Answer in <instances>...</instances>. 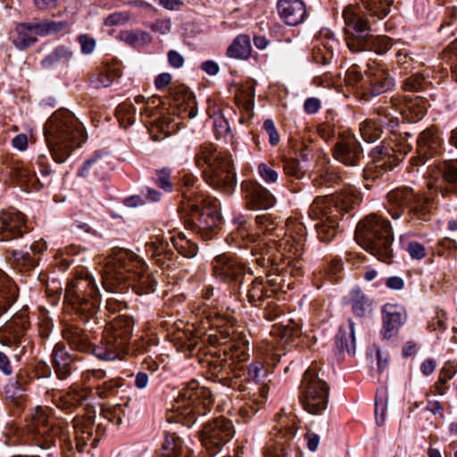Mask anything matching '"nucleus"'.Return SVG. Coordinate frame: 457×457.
<instances>
[{
  "label": "nucleus",
  "instance_id": "25",
  "mask_svg": "<svg viewBox=\"0 0 457 457\" xmlns=\"http://www.w3.org/2000/svg\"><path fill=\"white\" fill-rule=\"evenodd\" d=\"M394 79L387 71L377 65H369L364 79L363 98L369 99L370 96L386 93L394 87Z\"/></svg>",
  "mask_w": 457,
  "mask_h": 457
},
{
  "label": "nucleus",
  "instance_id": "1",
  "mask_svg": "<svg viewBox=\"0 0 457 457\" xmlns=\"http://www.w3.org/2000/svg\"><path fill=\"white\" fill-rule=\"evenodd\" d=\"M48 411L47 409L37 406L27 423L28 433L32 441L41 448H50L59 439L65 456L73 457L75 450L83 453L87 445L96 448L104 435L105 428L101 423L96 425L95 411H88L86 415L74 418L73 441L67 431L55 426Z\"/></svg>",
  "mask_w": 457,
  "mask_h": 457
},
{
  "label": "nucleus",
  "instance_id": "12",
  "mask_svg": "<svg viewBox=\"0 0 457 457\" xmlns=\"http://www.w3.org/2000/svg\"><path fill=\"white\" fill-rule=\"evenodd\" d=\"M411 150V144L402 136H395L388 142H382L380 145L371 150L370 154L371 162L364 168L363 178L366 180L379 179L396 167Z\"/></svg>",
  "mask_w": 457,
  "mask_h": 457
},
{
  "label": "nucleus",
  "instance_id": "62",
  "mask_svg": "<svg viewBox=\"0 0 457 457\" xmlns=\"http://www.w3.org/2000/svg\"><path fill=\"white\" fill-rule=\"evenodd\" d=\"M23 393L24 389L17 380L10 382L5 386L6 398L18 406L21 405L23 402Z\"/></svg>",
  "mask_w": 457,
  "mask_h": 457
},
{
  "label": "nucleus",
  "instance_id": "22",
  "mask_svg": "<svg viewBox=\"0 0 457 457\" xmlns=\"http://www.w3.org/2000/svg\"><path fill=\"white\" fill-rule=\"evenodd\" d=\"M213 275L227 283H233L240 287L245 276V266L233 256L220 254L212 262Z\"/></svg>",
  "mask_w": 457,
  "mask_h": 457
},
{
  "label": "nucleus",
  "instance_id": "40",
  "mask_svg": "<svg viewBox=\"0 0 457 457\" xmlns=\"http://www.w3.org/2000/svg\"><path fill=\"white\" fill-rule=\"evenodd\" d=\"M29 23L37 38L38 36L46 37L70 30V23L65 21H54L46 20Z\"/></svg>",
  "mask_w": 457,
  "mask_h": 457
},
{
  "label": "nucleus",
  "instance_id": "50",
  "mask_svg": "<svg viewBox=\"0 0 457 457\" xmlns=\"http://www.w3.org/2000/svg\"><path fill=\"white\" fill-rule=\"evenodd\" d=\"M122 71L119 67L106 66L103 71H99L96 76L90 79V83L94 87H107L112 82L121 77Z\"/></svg>",
  "mask_w": 457,
  "mask_h": 457
},
{
  "label": "nucleus",
  "instance_id": "14",
  "mask_svg": "<svg viewBox=\"0 0 457 457\" xmlns=\"http://www.w3.org/2000/svg\"><path fill=\"white\" fill-rule=\"evenodd\" d=\"M321 366L312 362L304 372L300 386V402L308 412L312 414L321 413L328 406L329 387L320 377Z\"/></svg>",
  "mask_w": 457,
  "mask_h": 457
},
{
  "label": "nucleus",
  "instance_id": "58",
  "mask_svg": "<svg viewBox=\"0 0 457 457\" xmlns=\"http://www.w3.org/2000/svg\"><path fill=\"white\" fill-rule=\"evenodd\" d=\"M342 181L340 174L333 169H328L323 173L312 179L315 187H332L338 185Z\"/></svg>",
  "mask_w": 457,
  "mask_h": 457
},
{
  "label": "nucleus",
  "instance_id": "24",
  "mask_svg": "<svg viewBox=\"0 0 457 457\" xmlns=\"http://www.w3.org/2000/svg\"><path fill=\"white\" fill-rule=\"evenodd\" d=\"M295 425L293 420L291 425L280 428L274 437L270 438L263 448V457H291L292 440L296 431Z\"/></svg>",
  "mask_w": 457,
  "mask_h": 457
},
{
  "label": "nucleus",
  "instance_id": "16",
  "mask_svg": "<svg viewBox=\"0 0 457 457\" xmlns=\"http://www.w3.org/2000/svg\"><path fill=\"white\" fill-rule=\"evenodd\" d=\"M196 359L201 368L205 370L212 379L233 389L242 392L246 390L245 386L240 380L243 376L242 367L235 365L229 360L227 350L224 351V357L217 356L215 352L197 355Z\"/></svg>",
  "mask_w": 457,
  "mask_h": 457
},
{
  "label": "nucleus",
  "instance_id": "27",
  "mask_svg": "<svg viewBox=\"0 0 457 457\" xmlns=\"http://www.w3.org/2000/svg\"><path fill=\"white\" fill-rule=\"evenodd\" d=\"M145 251L160 267L169 268L173 264L175 253L170 236L166 237L163 234L153 236L145 245Z\"/></svg>",
  "mask_w": 457,
  "mask_h": 457
},
{
  "label": "nucleus",
  "instance_id": "53",
  "mask_svg": "<svg viewBox=\"0 0 457 457\" xmlns=\"http://www.w3.org/2000/svg\"><path fill=\"white\" fill-rule=\"evenodd\" d=\"M71 58L72 53L67 47L59 46L42 61V64L45 68H51L55 65H68Z\"/></svg>",
  "mask_w": 457,
  "mask_h": 457
},
{
  "label": "nucleus",
  "instance_id": "6",
  "mask_svg": "<svg viewBox=\"0 0 457 457\" xmlns=\"http://www.w3.org/2000/svg\"><path fill=\"white\" fill-rule=\"evenodd\" d=\"M195 163L210 187L228 195L234 191L237 178L229 153L219 150L213 144L204 143L196 150Z\"/></svg>",
  "mask_w": 457,
  "mask_h": 457
},
{
  "label": "nucleus",
  "instance_id": "30",
  "mask_svg": "<svg viewBox=\"0 0 457 457\" xmlns=\"http://www.w3.org/2000/svg\"><path fill=\"white\" fill-rule=\"evenodd\" d=\"M173 106L182 118L193 119L197 115L196 103L193 93L185 85H178L170 88Z\"/></svg>",
  "mask_w": 457,
  "mask_h": 457
},
{
  "label": "nucleus",
  "instance_id": "21",
  "mask_svg": "<svg viewBox=\"0 0 457 457\" xmlns=\"http://www.w3.org/2000/svg\"><path fill=\"white\" fill-rule=\"evenodd\" d=\"M228 337L229 334L225 331H221L218 335L217 330H215L213 333L207 335L206 338L200 339L197 336L184 331L177 336L176 345L178 350L184 353L187 357H197L205 342H208L211 345H225Z\"/></svg>",
  "mask_w": 457,
  "mask_h": 457
},
{
  "label": "nucleus",
  "instance_id": "9",
  "mask_svg": "<svg viewBox=\"0 0 457 457\" xmlns=\"http://www.w3.org/2000/svg\"><path fill=\"white\" fill-rule=\"evenodd\" d=\"M387 211L394 220L407 214L408 222L428 221L432 213L433 198L426 192L411 187H399L387 195Z\"/></svg>",
  "mask_w": 457,
  "mask_h": 457
},
{
  "label": "nucleus",
  "instance_id": "28",
  "mask_svg": "<svg viewBox=\"0 0 457 457\" xmlns=\"http://www.w3.org/2000/svg\"><path fill=\"white\" fill-rule=\"evenodd\" d=\"M442 138L436 127H429L420 133L417 138V164H424L428 159L439 153Z\"/></svg>",
  "mask_w": 457,
  "mask_h": 457
},
{
  "label": "nucleus",
  "instance_id": "46",
  "mask_svg": "<svg viewBox=\"0 0 457 457\" xmlns=\"http://www.w3.org/2000/svg\"><path fill=\"white\" fill-rule=\"evenodd\" d=\"M12 256V264L21 272H28L37 266L39 258L34 256L28 251L12 250L10 252Z\"/></svg>",
  "mask_w": 457,
  "mask_h": 457
},
{
  "label": "nucleus",
  "instance_id": "33",
  "mask_svg": "<svg viewBox=\"0 0 457 457\" xmlns=\"http://www.w3.org/2000/svg\"><path fill=\"white\" fill-rule=\"evenodd\" d=\"M62 337L67 341L71 349L80 353H92L93 345L86 331L79 325L66 323L62 330Z\"/></svg>",
  "mask_w": 457,
  "mask_h": 457
},
{
  "label": "nucleus",
  "instance_id": "56",
  "mask_svg": "<svg viewBox=\"0 0 457 457\" xmlns=\"http://www.w3.org/2000/svg\"><path fill=\"white\" fill-rule=\"evenodd\" d=\"M104 289L112 295L106 299L105 303V309L109 312L114 313L127 308V302L123 297V295L128 292L126 289L122 291L120 289L112 291L108 290L107 288Z\"/></svg>",
  "mask_w": 457,
  "mask_h": 457
},
{
  "label": "nucleus",
  "instance_id": "59",
  "mask_svg": "<svg viewBox=\"0 0 457 457\" xmlns=\"http://www.w3.org/2000/svg\"><path fill=\"white\" fill-rule=\"evenodd\" d=\"M117 117L120 124L124 129L132 125L135 122L136 107L129 103H123L117 107Z\"/></svg>",
  "mask_w": 457,
  "mask_h": 457
},
{
  "label": "nucleus",
  "instance_id": "37",
  "mask_svg": "<svg viewBox=\"0 0 457 457\" xmlns=\"http://www.w3.org/2000/svg\"><path fill=\"white\" fill-rule=\"evenodd\" d=\"M428 110V101L421 96L404 98L403 106L399 105V112L404 115L410 121L417 122L421 120Z\"/></svg>",
  "mask_w": 457,
  "mask_h": 457
},
{
  "label": "nucleus",
  "instance_id": "26",
  "mask_svg": "<svg viewBox=\"0 0 457 457\" xmlns=\"http://www.w3.org/2000/svg\"><path fill=\"white\" fill-rule=\"evenodd\" d=\"M241 187L245 193L246 207L249 210H267L274 205L275 197L261 184L252 180H245Z\"/></svg>",
  "mask_w": 457,
  "mask_h": 457
},
{
  "label": "nucleus",
  "instance_id": "48",
  "mask_svg": "<svg viewBox=\"0 0 457 457\" xmlns=\"http://www.w3.org/2000/svg\"><path fill=\"white\" fill-rule=\"evenodd\" d=\"M24 330L15 324V321H8L0 328V344L12 346L21 343Z\"/></svg>",
  "mask_w": 457,
  "mask_h": 457
},
{
  "label": "nucleus",
  "instance_id": "18",
  "mask_svg": "<svg viewBox=\"0 0 457 457\" xmlns=\"http://www.w3.org/2000/svg\"><path fill=\"white\" fill-rule=\"evenodd\" d=\"M233 435L232 422L225 417H218L204 424L201 441L210 454L215 455L230 441Z\"/></svg>",
  "mask_w": 457,
  "mask_h": 457
},
{
  "label": "nucleus",
  "instance_id": "63",
  "mask_svg": "<svg viewBox=\"0 0 457 457\" xmlns=\"http://www.w3.org/2000/svg\"><path fill=\"white\" fill-rule=\"evenodd\" d=\"M150 345L149 340L145 339L144 337H140L139 339L135 340L133 343L129 342L128 351L124 353V358L126 356L137 357L145 353Z\"/></svg>",
  "mask_w": 457,
  "mask_h": 457
},
{
  "label": "nucleus",
  "instance_id": "39",
  "mask_svg": "<svg viewBox=\"0 0 457 457\" xmlns=\"http://www.w3.org/2000/svg\"><path fill=\"white\" fill-rule=\"evenodd\" d=\"M349 326L347 328L341 327L338 333L335 337V345L338 352L342 353L346 351L350 354L355 353V336H354V323L352 320H348Z\"/></svg>",
  "mask_w": 457,
  "mask_h": 457
},
{
  "label": "nucleus",
  "instance_id": "57",
  "mask_svg": "<svg viewBox=\"0 0 457 457\" xmlns=\"http://www.w3.org/2000/svg\"><path fill=\"white\" fill-rule=\"evenodd\" d=\"M121 39L129 46H142L152 42V37L145 31H124L120 35Z\"/></svg>",
  "mask_w": 457,
  "mask_h": 457
},
{
  "label": "nucleus",
  "instance_id": "32",
  "mask_svg": "<svg viewBox=\"0 0 457 457\" xmlns=\"http://www.w3.org/2000/svg\"><path fill=\"white\" fill-rule=\"evenodd\" d=\"M441 184L436 188L443 197H457V159L443 162L438 166Z\"/></svg>",
  "mask_w": 457,
  "mask_h": 457
},
{
  "label": "nucleus",
  "instance_id": "49",
  "mask_svg": "<svg viewBox=\"0 0 457 457\" xmlns=\"http://www.w3.org/2000/svg\"><path fill=\"white\" fill-rule=\"evenodd\" d=\"M228 349L230 351V354L228 356L229 360L233 361L235 365L241 366L243 375H245L244 362L249 358L248 341L244 337H242L238 342L233 338Z\"/></svg>",
  "mask_w": 457,
  "mask_h": 457
},
{
  "label": "nucleus",
  "instance_id": "17",
  "mask_svg": "<svg viewBox=\"0 0 457 457\" xmlns=\"http://www.w3.org/2000/svg\"><path fill=\"white\" fill-rule=\"evenodd\" d=\"M270 266L271 271L267 278L264 280L262 278H255L246 290L248 302L255 307L262 306L265 300L279 292H286L290 287V284L286 283L284 278V265L273 266L270 264Z\"/></svg>",
  "mask_w": 457,
  "mask_h": 457
},
{
  "label": "nucleus",
  "instance_id": "55",
  "mask_svg": "<svg viewBox=\"0 0 457 457\" xmlns=\"http://www.w3.org/2000/svg\"><path fill=\"white\" fill-rule=\"evenodd\" d=\"M197 179L193 174H186L181 179L182 187H186V190L182 192L183 197L187 201V204L184 207H188L190 204L195 203L200 196L204 195L194 187Z\"/></svg>",
  "mask_w": 457,
  "mask_h": 457
},
{
  "label": "nucleus",
  "instance_id": "51",
  "mask_svg": "<svg viewBox=\"0 0 457 457\" xmlns=\"http://www.w3.org/2000/svg\"><path fill=\"white\" fill-rule=\"evenodd\" d=\"M169 234L170 240L173 244V251L177 250L179 254L187 258L194 257L197 253L196 244L187 238L183 233H179L177 237L171 235L170 231Z\"/></svg>",
  "mask_w": 457,
  "mask_h": 457
},
{
  "label": "nucleus",
  "instance_id": "20",
  "mask_svg": "<svg viewBox=\"0 0 457 457\" xmlns=\"http://www.w3.org/2000/svg\"><path fill=\"white\" fill-rule=\"evenodd\" d=\"M45 161L46 157L43 154L38 155L37 158V164L39 168L40 174L45 179L44 181L38 179L35 172L30 170L26 165L20 162L13 164L12 167V174L21 187H23L27 191L39 190L41 187H45L46 184L50 183L47 178L51 173V170Z\"/></svg>",
  "mask_w": 457,
  "mask_h": 457
},
{
  "label": "nucleus",
  "instance_id": "11",
  "mask_svg": "<svg viewBox=\"0 0 457 457\" xmlns=\"http://www.w3.org/2000/svg\"><path fill=\"white\" fill-rule=\"evenodd\" d=\"M134 326L133 318L128 315H119L106 323L101 341L93 348V354L104 361L124 359V353L128 351Z\"/></svg>",
  "mask_w": 457,
  "mask_h": 457
},
{
  "label": "nucleus",
  "instance_id": "61",
  "mask_svg": "<svg viewBox=\"0 0 457 457\" xmlns=\"http://www.w3.org/2000/svg\"><path fill=\"white\" fill-rule=\"evenodd\" d=\"M365 77L366 71L362 74L356 66H353L346 71L345 80L349 86L359 90L363 96Z\"/></svg>",
  "mask_w": 457,
  "mask_h": 457
},
{
  "label": "nucleus",
  "instance_id": "4",
  "mask_svg": "<svg viewBox=\"0 0 457 457\" xmlns=\"http://www.w3.org/2000/svg\"><path fill=\"white\" fill-rule=\"evenodd\" d=\"M255 222L264 237L250 233L244 222L239 223L237 231L231 235L232 240L240 248H250L253 255H261L256 258L258 265L265 267L268 264L273 266L281 265L285 253H280L278 240L284 235V228L278 227L279 221L271 214L258 215Z\"/></svg>",
  "mask_w": 457,
  "mask_h": 457
},
{
  "label": "nucleus",
  "instance_id": "2",
  "mask_svg": "<svg viewBox=\"0 0 457 457\" xmlns=\"http://www.w3.org/2000/svg\"><path fill=\"white\" fill-rule=\"evenodd\" d=\"M392 4L393 0H360L357 4L345 8L343 18L345 23V41L352 53L372 51L383 54L391 49V38L369 33L370 21L368 16L378 20L385 18Z\"/></svg>",
  "mask_w": 457,
  "mask_h": 457
},
{
  "label": "nucleus",
  "instance_id": "13",
  "mask_svg": "<svg viewBox=\"0 0 457 457\" xmlns=\"http://www.w3.org/2000/svg\"><path fill=\"white\" fill-rule=\"evenodd\" d=\"M213 402L212 391L205 386H199L196 381L192 380L180 391L174 408L179 415L184 417V423L191 427L199 416H204L211 411Z\"/></svg>",
  "mask_w": 457,
  "mask_h": 457
},
{
  "label": "nucleus",
  "instance_id": "7",
  "mask_svg": "<svg viewBox=\"0 0 457 457\" xmlns=\"http://www.w3.org/2000/svg\"><path fill=\"white\" fill-rule=\"evenodd\" d=\"M355 196L350 193H337L317 196L311 204L308 213L315 225L318 238L325 243L332 241L338 233V221L355 203Z\"/></svg>",
  "mask_w": 457,
  "mask_h": 457
},
{
  "label": "nucleus",
  "instance_id": "54",
  "mask_svg": "<svg viewBox=\"0 0 457 457\" xmlns=\"http://www.w3.org/2000/svg\"><path fill=\"white\" fill-rule=\"evenodd\" d=\"M360 132L364 141L372 143L381 137L383 128L375 119L370 118L360 125Z\"/></svg>",
  "mask_w": 457,
  "mask_h": 457
},
{
  "label": "nucleus",
  "instance_id": "43",
  "mask_svg": "<svg viewBox=\"0 0 457 457\" xmlns=\"http://www.w3.org/2000/svg\"><path fill=\"white\" fill-rule=\"evenodd\" d=\"M87 395L84 391L71 388L65 394L58 395L55 399V404L58 408L63 411H71L86 400Z\"/></svg>",
  "mask_w": 457,
  "mask_h": 457
},
{
  "label": "nucleus",
  "instance_id": "31",
  "mask_svg": "<svg viewBox=\"0 0 457 457\" xmlns=\"http://www.w3.org/2000/svg\"><path fill=\"white\" fill-rule=\"evenodd\" d=\"M51 357L54 372L59 379L70 377L73 364L79 360L77 355L70 353L62 343L54 345Z\"/></svg>",
  "mask_w": 457,
  "mask_h": 457
},
{
  "label": "nucleus",
  "instance_id": "3",
  "mask_svg": "<svg viewBox=\"0 0 457 457\" xmlns=\"http://www.w3.org/2000/svg\"><path fill=\"white\" fill-rule=\"evenodd\" d=\"M102 284L108 290L121 291L132 287L138 295H149L155 291L157 282L149 272L145 263L132 251L113 249L106 257Z\"/></svg>",
  "mask_w": 457,
  "mask_h": 457
},
{
  "label": "nucleus",
  "instance_id": "34",
  "mask_svg": "<svg viewBox=\"0 0 457 457\" xmlns=\"http://www.w3.org/2000/svg\"><path fill=\"white\" fill-rule=\"evenodd\" d=\"M278 12L280 18L290 26L303 22L307 13L305 4L301 0H279Z\"/></svg>",
  "mask_w": 457,
  "mask_h": 457
},
{
  "label": "nucleus",
  "instance_id": "19",
  "mask_svg": "<svg viewBox=\"0 0 457 457\" xmlns=\"http://www.w3.org/2000/svg\"><path fill=\"white\" fill-rule=\"evenodd\" d=\"M286 228L284 235L278 240L280 253H285L284 261L281 262V265L284 266L289 262H286V260L291 258L287 254H296L303 250L307 235L304 225L295 218H288L286 221Z\"/></svg>",
  "mask_w": 457,
  "mask_h": 457
},
{
  "label": "nucleus",
  "instance_id": "36",
  "mask_svg": "<svg viewBox=\"0 0 457 457\" xmlns=\"http://www.w3.org/2000/svg\"><path fill=\"white\" fill-rule=\"evenodd\" d=\"M247 374L258 386L259 398L256 402L258 403H264L270 391L269 383L270 379L268 378V370L262 362L254 361L249 365Z\"/></svg>",
  "mask_w": 457,
  "mask_h": 457
},
{
  "label": "nucleus",
  "instance_id": "64",
  "mask_svg": "<svg viewBox=\"0 0 457 457\" xmlns=\"http://www.w3.org/2000/svg\"><path fill=\"white\" fill-rule=\"evenodd\" d=\"M123 386L121 378H112L104 382L102 385L96 387L97 395L100 398L108 397L116 388H120Z\"/></svg>",
  "mask_w": 457,
  "mask_h": 457
},
{
  "label": "nucleus",
  "instance_id": "38",
  "mask_svg": "<svg viewBox=\"0 0 457 457\" xmlns=\"http://www.w3.org/2000/svg\"><path fill=\"white\" fill-rule=\"evenodd\" d=\"M18 287L14 282L0 270V316L17 300Z\"/></svg>",
  "mask_w": 457,
  "mask_h": 457
},
{
  "label": "nucleus",
  "instance_id": "44",
  "mask_svg": "<svg viewBox=\"0 0 457 457\" xmlns=\"http://www.w3.org/2000/svg\"><path fill=\"white\" fill-rule=\"evenodd\" d=\"M405 318L396 311L384 310L383 312V337L386 339L397 334L400 327L404 323Z\"/></svg>",
  "mask_w": 457,
  "mask_h": 457
},
{
  "label": "nucleus",
  "instance_id": "29",
  "mask_svg": "<svg viewBox=\"0 0 457 457\" xmlns=\"http://www.w3.org/2000/svg\"><path fill=\"white\" fill-rule=\"evenodd\" d=\"M333 156L346 166H356L362 158L361 144L353 136L341 138L335 145Z\"/></svg>",
  "mask_w": 457,
  "mask_h": 457
},
{
  "label": "nucleus",
  "instance_id": "10",
  "mask_svg": "<svg viewBox=\"0 0 457 457\" xmlns=\"http://www.w3.org/2000/svg\"><path fill=\"white\" fill-rule=\"evenodd\" d=\"M64 302L83 322L92 320L99 324L104 321L98 316L99 293L95 278L90 274L76 278L68 284Z\"/></svg>",
  "mask_w": 457,
  "mask_h": 457
},
{
  "label": "nucleus",
  "instance_id": "41",
  "mask_svg": "<svg viewBox=\"0 0 457 457\" xmlns=\"http://www.w3.org/2000/svg\"><path fill=\"white\" fill-rule=\"evenodd\" d=\"M162 450V457H189L188 449L184 447L183 441L175 433L165 434Z\"/></svg>",
  "mask_w": 457,
  "mask_h": 457
},
{
  "label": "nucleus",
  "instance_id": "52",
  "mask_svg": "<svg viewBox=\"0 0 457 457\" xmlns=\"http://www.w3.org/2000/svg\"><path fill=\"white\" fill-rule=\"evenodd\" d=\"M349 303L353 312L359 318L365 317L370 312V303L365 295L360 290L351 291Z\"/></svg>",
  "mask_w": 457,
  "mask_h": 457
},
{
  "label": "nucleus",
  "instance_id": "5",
  "mask_svg": "<svg viewBox=\"0 0 457 457\" xmlns=\"http://www.w3.org/2000/svg\"><path fill=\"white\" fill-rule=\"evenodd\" d=\"M45 137L53 159L63 162L76 147L86 140L82 124L68 110L52 114L45 126Z\"/></svg>",
  "mask_w": 457,
  "mask_h": 457
},
{
  "label": "nucleus",
  "instance_id": "47",
  "mask_svg": "<svg viewBox=\"0 0 457 457\" xmlns=\"http://www.w3.org/2000/svg\"><path fill=\"white\" fill-rule=\"evenodd\" d=\"M130 399L128 398L122 403L114 405L104 404L101 407V417L114 425H120L125 416V410L129 407Z\"/></svg>",
  "mask_w": 457,
  "mask_h": 457
},
{
  "label": "nucleus",
  "instance_id": "15",
  "mask_svg": "<svg viewBox=\"0 0 457 457\" xmlns=\"http://www.w3.org/2000/svg\"><path fill=\"white\" fill-rule=\"evenodd\" d=\"M183 208L189 212V218L185 220L186 228L200 234L204 240L212 239L220 224L216 200L202 195L195 203Z\"/></svg>",
  "mask_w": 457,
  "mask_h": 457
},
{
  "label": "nucleus",
  "instance_id": "60",
  "mask_svg": "<svg viewBox=\"0 0 457 457\" xmlns=\"http://www.w3.org/2000/svg\"><path fill=\"white\" fill-rule=\"evenodd\" d=\"M447 320L446 312L443 309L436 308L428 321V329L430 331H444L446 328Z\"/></svg>",
  "mask_w": 457,
  "mask_h": 457
},
{
  "label": "nucleus",
  "instance_id": "42",
  "mask_svg": "<svg viewBox=\"0 0 457 457\" xmlns=\"http://www.w3.org/2000/svg\"><path fill=\"white\" fill-rule=\"evenodd\" d=\"M37 41L30 23L23 22L16 26L12 43L16 48L25 50L33 46Z\"/></svg>",
  "mask_w": 457,
  "mask_h": 457
},
{
  "label": "nucleus",
  "instance_id": "35",
  "mask_svg": "<svg viewBox=\"0 0 457 457\" xmlns=\"http://www.w3.org/2000/svg\"><path fill=\"white\" fill-rule=\"evenodd\" d=\"M401 100L398 97H392L388 102H385L374 109L373 114L377 122L384 128L394 129L398 124V118L395 116L399 112Z\"/></svg>",
  "mask_w": 457,
  "mask_h": 457
},
{
  "label": "nucleus",
  "instance_id": "45",
  "mask_svg": "<svg viewBox=\"0 0 457 457\" xmlns=\"http://www.w3.org/2000/svg\"><path fill=\"white\" fill-rule=\"evenodd\" d=\"M252 52L250 37L246 35L237 36L227 49L229 58L246 60Z\"/></svg>",
  "mask_w": 457,
  "mask_h": 457
},
{
  "label": "nucleus",
  "instance_id": "23",
  "mask_svg": "<svg viewBox=\"0 0 457 457\" xmlns=\"http://www.w3.org/2000/svg\"><path fill=\"white\" fill-rule=\"evenodd\" d=\"M28 232L23 213L10 208L0 212V241H10Z\"/></svg>",
  "mask_w": 457,
  "mask_h": 457
},
{
  "label": "nucleus",
  "instance_id": "8",
  "mask_svg": "<svg viewBox=\"0 0 457 457\" xmlns=\"http://www.w3.org/2000/svg\"><path fill=\"white\" fill-rule=\"evenodd\" d=\"M358 244L386 263L393 260L394 235L390 221L378 214H370L361 220L355 230Z\"/></svg>",
  "mask_w": 457,
  "mask_h": 457
}]
</instances>
